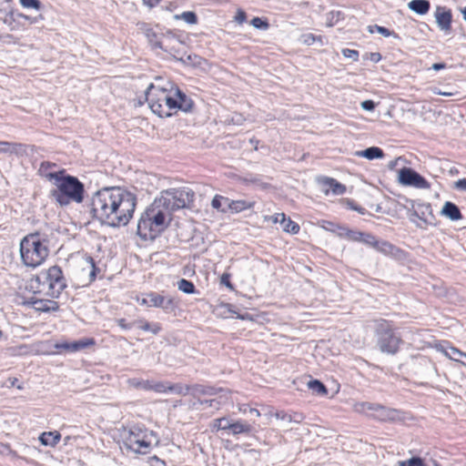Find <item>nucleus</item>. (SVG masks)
<instances>
[{
  "label": "nucleus",
  "mask_w": 466,
  "mask_h": 466,
  "mask_svg": "<svg viewBox=\"0 0 466 466\" xmlns=\"http://www.w3.org/2000/svg\"><path fill=\"white\" fill-rule=\"evenodd\" d=\"M358 412L366 413L380 420H390L395 419L396 410L384 406L370 402H360L355 405Z\"/></svg>",
  "instance_id": "10"
},
{
  "label": "nucleus",
  "mask_w": 466,
  "mask_h": 466,
  "mask_svg": "<svg viewBox=\"0 0 466 466\" xmlns=\"http://www.w3.org/2000/svg\"><path fill=\"white\" fill-rule=\"evenodd\" d=\"M157 199L171 215L174 210L183 208L192 202L194 199V192L186 187L170 188L162 191L160 197L157 198Z\"/></svg>",
  "instance_id": "8"
},
{
  "label": "nucleus",
  "mask_w": 466,
  "mask_h": 466,
  "mask_svg": "<svg viewBox=\"0 0 466 466\" xmlns=\"http://www.w3.org/2000/svg\"><path fill=\"white\" fill-rule=\"evenodd\" d=\"M249 413L254 414L257 417L260 416V412L257 409H254V408L249 409Z\"/></svg>",
  "instance_id": "63"
},
{
  "label": "nucleus",
  "mask_w": 466,
  "mask_h": 466,
  "mask_svg": "<svg viewBox=\"0 0 466 466\" xmlns=\"http://www.w3.org/2000/svg\"><path fill=\"white\" fill-rule=\"evenodd\" d=\"M378 241L379 240H377L373 235L363 233V232L361 233V238H360V242L365 243V244L371 246L372 248H375Z\"/></svg>",
  "instance_id": "41"
},
{
  "label": "nucleus",
  "mask_w": 466,
  "mask_h": 466,
  "mask_svg": "<svg viewBox=\"0 0 466 466\" xmlns=\"http://www.w3.org/2000/svg\"><path fill=\"white\" fill-rule=\"evenodd\" d=\"M280 224L283 230L287 233L297 234L299 231V226L289 218H287L285 214L281 215Z\"/></svg>",
  "instance_id": "24"
},
{
  "label": "nucleus",
  "mask_w": 466,
  "mask_h": 466,
  "mask_svg": "<svg viewBox=\"0 0 466 466\" xmlns=\"http://www.w3.org/2000/svg\"><path fill=\"white\" fill-rule=\"evenodd\" d=\"M229 278H230L229 274H228V273L222 274V276L220 278V283L222 285H225L226 287H228L229 289H233V285L231 284Z\"/></svg>",
  "instance_id": "48"
},
{
  "label": "nucleus",
  "mask_w": 466,
  "mask_h": 466,
  "mask_svg": "<svg viewBox=\"0 0 466 466\" xmlns=\"http://www.w3.org/2000/svg\"><path fill=\"white\" fill-rule=\"evenodd\" d=\"M251 426L244 420H237L233 423L229 422V430L233 435L240 433H249L251 431Z\"/></svg>",
  "instance_id": "21"
},
{
  "label": "nucleus",
  "mask_w": 466,
  "mask_h": 466,
  "mask_svg": "<svg viewBox=\"0 0 466 466\" xmlns=\"http://www.w3.org/2000/svg\"><path fill=\"white\" fill-rule=\"evenodd\" d=\"M177 289L186 294H194L196 292L195 285L185 279H181L177 282Z\"/></svg>",
  "instance_id": "31"
},
{
  "label": "nucleus",
  "mask_w": 466,
  "mask_h": 466,
  "mask_svg": "<svg viewBox=\"0 0 466 466\" xmlns=\"http://www.w3.org/2000/svg\"><path fill=\"white\" fill-rule=\"evenodd\" d=\"M377 345L381 352L387 354H395L399 350L401 339L397 336L391 325L382 320L379 323L376 329Z\"/></svg>",
  "instance_id": "9"
},
{
  "label": "nucleus",
  "mask_w": 466,
  "mask_h": 466,
  "mask_svg": "<svg viewBox=\"0 0 466 466\" xmlns=\"http://www.w3.org/2000/svg\"><path fill=\"white\" fill-rule=\"evenodd\" d=\"M255 205L254 201H248L244 199L239 200H229L228 203V208L232 211L238 213L246 209H249L253 208Z\"/></svg>",
  "instance_id": "19"
},
{
  "label": "nucleus",
  "mask_w": 466,
  "mask_h": 466,
  "mask_svg": "<svg viewBox=\"0 0 466 466\" xmlns=\"http://www.w3.org/2000/svg\"><path fill=\"white\" fill-rule=\"evenodd\" d=\"M12 450L10 449L9 445L7 444H5V443H0V453L1 454H5V455H7V454H10L12 453Z\"/></svg>",
  "instance_id": "54"
},
{
  "label": "nucleus",
  "mask_w": 466,
  "mask_h": 466,
  "mask_svg": "<svg viewBox=\"0 0 466 466\" xmlns=\"http://www.w3.org/2000/svg\"><path fill=\"white\" fill-rule=\"evenodd\" d=\"M138 302L141 305H145V306L150 307V305H149V293H147L146 295V298H143L141 300H138Z\"/></svg>",
  "instance_id": "61"
},
{
  "label": "nucleus",
  "mask_w": 466,
  "mask_h": 466,
  "mask_svg": "<svg viewBox=\"0 0 466 466\" xmlns=\"http://www.w3.org/2000/svg\"><path fill=\"white\" fill-rule=\"evenodd\" d=\"M146 36L153 48L163 49V44L157 35L151 29L147 30Z\"/></svg>",
  "instance_id": "34"
},
{
  "label": "nucleus",
  "mask_w": 466,
  "mask_h": 466,
  "mask_svg": "<svg viewBox=\"0 0 466 466\" xmlns=\"http://www.w3.org/2000/svg\"><path fill=\"white\" fill-rule=\"evenodd\" d=\"M86 262L88 264L89 270V282H92L95 280L96 276V268L95 266L94 259L91 257L87 258Z\"/></svg>",
  "instance_id": "44"
},
{
  "label": "nucleus",
  "mask_w": 466,
  "mask_h": 466,
  "mask_svg": "<svg viewBox=\"0 0 466 466\" xmlns=\"http://www.w3.org/2000/svg\"><path fill=\"white\" fill-rule=\"evenodd\" d=\"M117 324L120 328L124 329H131L132 325L129 324V323H127L126 319H119L117 320Z\"/></svg>",
  "instance_id": "56"
},
{
  "label": "nucleus",
  "mask_w": 466,
  "mask_h": 466,
  "mask_svg": "<svg viewBox=\"0 0 466 466\" xmlns=\"http://www.w3.org/2000/svg\"><path fill=\"white\" fill-rule=\"evenodd\" d=\"M138 328L145 331H151L153 334H157L161 330V326L158 323L150 324L146 320H138Z\"/></svg>",
  "instance_id": "28"
},
{
  "label": "nucleus",
  "mask_w": 466,
  "mask_h": 466,
  "mask_svg": "<svg viewBox=\"0 0 466 466\" xmlns=\"http://www.w3.org/2000/svg\"><path fill=\"white\" fill-rule=\"evenodd\" d=\"M273 416L276 419H279V420H286L288 422H291V415L286 413L285 411H277V412H275L273 414Z\"/></svg>",
  "instance_id": "47"
},
{
  "label": "nucleus",
  "mask_w": 466,
  "mask_h": 466,
  "mask_svg": "<svg viewBox=\"0 0 466 466\" xmlns=\"http://www.w3.org/2000/svg\"><path fill=\"white\" fill-rule=\"evenodd\" d=\"M381 59V56L380 53H371L370 60L374 63H378Z\"/></svg>",
  "instance_id": "59"
},
{
  "label": "nucleus",
  "mask_w": 466,
  "mask_h": 466,
  "mask_svg": "<svg viewBox=\"0 0 466 466\" xmlns=\"http://www.w3.org/2000/svg\"><path fill=\"white\" fill-rule=\"evenodd\" d=\"M47 241L38 232L26 235L20 241V257L23 264L28 268H37L48 257Z\"/></svg>",
  "instance_id": "5"
},
{
  "label": "nucleus",
  "mask_w": 466,
  "mask_h": 466,
  "mask_svg": "<svg viewBox=\"0 0 466 466\" xmlns=\"http://www.w3.org/2000/svg\"><path fill=\"white\" fill-rule=\"evenodd\" d=\"M192 389L194 390V393H199V394H203V395H214V394H217V392H218V390H215L214 388H205L200 385H196ZM218 391L223 392L225 390L223 389H219Z\"/></svg>",
  "instance_id": "38"
},
{
  "label": "nucleus",
  "mask_w": 466,
  "mask_h": 466,
  "mask_svg": "<svg viewBox=\"0 0 466 466\" xmlns=\"http://www.w3.org/2000/svg\"><path fill=\"white\" fill-rule=\"evenodd\" d=\"M188 390H189V387L188 386H184L180 383H177V384H172L170 382H168V389H167V391H171V392H174L177 395H187L188 393Z\"/></svg>",
  "instance_id": "36"
},
{
  "label": "nucleus",
  "mask_w": 466,
  "mask_h": 466,
  "mask_svg": "<svg viewBox=\"0 0 466 466\" xmlns=\"http://www.w3.org/2000/svg\"><path fill=\"white\" fill-rule=\"evenodd\" d=\"M398 180L403 186L420 189H428L431 187L430 183L423 177L410 167L400 169Z\"/></svg>",
  "instance_id": "11"
},
{
  "label": "nucleus",
  "mask_w": 466,
  "mask_h": 466,
  "mask_svg": "<svg viewBox=\"0 0 466 466\" xmlns=\"http://www.w3.org/2000/svg\"><path fill=\"white\" fill-rule=\"evenodd\" d=\"M168 389L167 381H154L151 380V385L149 390H153L158 393L167 392Z\"/></svg>",
  "instance_id": "37"
},
{
  "label": "nucleus",
  "mask_w": 466,
  "mask_h": 466,
  "mask_svg": "<svg viewBox=\"0 0 466 466\" xmlns=\"http://www.w3.org/2000/svg\"><path fill=\"white\" fill-rule=\"evenodd\" d=\"M307 385L309 389L318 395H325L327 393L326 386L318 380H310Z\"/></svg>",
  "instance_id": "27"
},
{
  "label": "nucleus",
  "mask_w": 466,
  "mask_h": 466,
  "mask_svg": "<svg viewBox=\"0 0 466 466\" xmlns=\"http://www.w3.org/2000/svg\"><path fill=\"white\" fill-rule=\"evenodd\" d=\"M375 249L385 255H391L396 248L387 241H378Z\"/></svg>",
  "instance_id": "35"
},
{
  "label": "nucleus",
  "mask_w": 466,
  "mask_h": 466,
  "mask_svg": "<svg viewBox=\"0 0 466 466\" xmlns=\"http://www.w3.org/2000/svg\"><path fill=\"white\" fill-rule=\"evenodd\" d=\"M351 208H353L354 210L358 211L360 214H364L365 209L361 207H351Z\"/></svg>",
  "instance_id": "64"
},
{
  "label": "nucleus",
  "mask_w": 466,
  "mask_h": 466,
  "mask_svg": "<svg viewBox=\"0 0 466 466\" xmlns=\"http://www.w3.org/2000/svg\"><path fill=\"white\" fill-rule=\"evenodd\" d=\"M0 154L23 156L26 154V146L21 143L0 141Z\"/></svg>",
  "instance_id": "14"
},
{
  "label": "nucleus",
  "mask_w": 466,
  "mask_h": 466,
  "mask_svg": "<svg viewBox=\"0 0 466 466\" xmlns=\"http://www.w3.org/2000/svg\"><path fill=\"white\" fill-rule=\"evenodd\" d=\"M303 37H304V43H306L308 45H310V44L314 43V41H315V36L312 34L305 35H303Z\"/></svg>",
  "instance_id": "57"
},
{
  "label": "nucleus",
  "mask_w": 466,
  "mask_h": 466,
  "mask_svg": "<svg viewBox=\"0 0 466 466\" xmlns=\"http://www.w3.org/2000/svg\"><path fill=\"white\" fill-rule=\"evenodd\" d=\"M428 0H412L408 4V7L418 15H425L430 9Z\"/></svg>",
  "instance_id": "20"
},
{
  "label": "nucleus",
  "mask_w": 466,
  "mask_h": 466,
  "mask_svg": "<svg viewBox=\"0 0 466 466\" xmlns=\"http://www.w3.org/2000/svg\"><path fill=\"white\" fill-rule=\"evenodd\" d=\"M156 439L152 431L134 426L124 435V444L127 449L147 454L149 452L152 441Z\"/></svg>",
  "instance_id": "7"
},
{
  "label": "nucleus",
  "mask_w": 466,
  "mask_h": 466,
  "mask_svg": "<svg viewBox=\"0 0 466 466\" xmlns=\"http://www.w3.org/2000/svg\"><path fill=\"white\" fill-rule=\"evenodd\" d=\"M455 188L466 191V178L459 179L455 182Z\"/></svg>",
  "instance_id": "52"
},
{
  "label": "nucleus",
  "mask_w": 466,
  "mask_h": 466,
  "mask_svg": "<svg viewBox=\"0 0 466 466\" xmlns=\"http://www.w3.org/2000/svg\"><path fill=\"white\" fill-rule=\"evenodd\" d=\"M361 108L366 111H372L375 108V103L372 100H365L361 102Z\"/></svg>",
  "instance_id": "49"
},
{
  "label": "nucleus",
  "mask_w": 466,
  "mask_h": 466,
  "mask_svg": "<svg viewBox=\"0 0 466 466\" xmlns=\"http://www.w3.org/2000/svg\"><path fill=\"white\" fill-rule=\"evenodd\" d=\"M250 25L258 29L266 30L268 28V23L265 20H262L260 17H254L250 21Z\"/></svg>",
  "instance_id": "43"
},
{
  "label": "nucleus",
  "mask_w": 466,
  "mask_h": 466,
  "mask_svg": "<svg viewBox=\"0 0 466 466\" xmlns=\"http://www.w3.org/2000/svg\"><path fill=\"white\" fill-rule=\"evenodd\" d=\"M61 435L58 432H43L39 440L45 446H55L60 441Z\"/></svg>",
  "instance_id": "22"
},
{
  "label": "nucleus",
  "mask_w": 466,
  "mask_h": 466,
  "mask_svg": "<svg viewBox=\"0 0 466 466\" xmlns=\"http://www.w3.org/2000/svg\"><path fill=\"white\" fill-rule=\"evenodd\" d=\"M127 384L130 387L135 388V389H143L146 390H149L150 385H151V380H144L133 378V379H129L127 380Z\"/></svg>",
  "instance_id": "33"
},
{
  "label": "nucleus",
  "mask_w": 466,
  "mask_h": 466,
  "mask_svg": "<svg viewBox=\"0 0 466 466\" xmlns=\"http://www.w3.org/2000/svg\"><path fill=\"white\" fill-rule=\"evenodd\" d=\"M174 18L176 20L182 19L187 24H189V25H196L198 23V16L192 11H186V12H183L182 14H180V15H175Z\"/></svg>",
  "instance_id": "30"
},
{
  "label": "nucleus",
  "mask_w": 466,
  "mask_h": 466,
  "mask_svg": "<svg viewBox=\"0 0 466 466\" xmlns=\"http://www.w3.org/2000/svg\"><path fill=\"white\" fill-rule=\"evenodd\" d=\"M142 1L146 5H147L149 7H153V6L157 5L160 0H142Z\"/></svg>",
  "instance_id": "60"
},
{
  "label": "nucleus",
  "mask_w": 466,
  "mask_h": 466,
  "mask_svg": "<svg viewBox=\"0 0 466 466\" xmlns=\"http://www.w3.org/2000/svg\"><path fill=\"white\" fill-rule=\"evenodd\" d=\"M22 6L40 10L42 4L39 0H19Z\"/></svg>",
  "instance_id": "42"
},
{
  "label": "nucleus",
  "mask_w": 466,
  "mask_h": 466,
  "mask_svg": "<svg viewBox=\"0 0 466 466\" xmlns=\"http://www.w3.org/2000/svg\"><path fill=\"white\" fill-rule=\"evenodd\" d=\"M198 402L200 404H205L208 407H213L215 406L214 403H216L217 405H220L223 401L221 400H198Z\"/></svg>",
  "instance_id": "53"
},
{
  "label": "nucleus",
  "mask_w": 466,
  "mask_h": 466,
  "mask_svg": "<svg viewBox=\"0 0 466 466\" xmlns=\"http://www.w3.org/2000/svg\"><path fill=\"white\" fill-rule=\"evenodd\" d=\"M222 202L228 206V198H223L221 196H215L211 201V206L213 208L224 211V208H222Z\"/></svg>",
  "instance_id": "40"
},
{
  "label": "nucleus",
  "mask_w": 466,
  "mask_h": 466,
  "mask_svg": "<svg viewBox=\"0 0 466 466\" xmlns=\"http://www.w3.org/2000/svg\"><path fill=\"white\" fill-rule=\"evenodd\" d=\"M342 54L345 57L351 58L354 61L359 59V52L357 50L345 48L342 49Z\"/></svg>",
  "instance_id": "45"
},
{
  "label": "nucleus",
  "mask_w": 466,
  "mask_h": 466,
  "mask_svg": "<svg viewBox=\"0 0 466 466\" xmlns=\"http://www.w3.org/2000/svg\"><path fill=\"white\" fill-rule=\"evenodd\" d=\"M33 308L39 311H56L59 308L58 303L49 299H35L31 301Z\"/></svg>",
  "instance_id": "18"
},
{
  "label": "nucleus",
  "mask_w": 466,
  "mask_h": 466,
  "mask_svg": "<svg viewBox=\"0 0 466 466\" xmlns=\"http://www.w3.org/2000/svg\"><path fill=\"white\" fill-rule=\"evenodd\" d=\"M436 23L441 30L449 31L451 24V13L445 7H437L435 12Z\"/></svg>",
  "instance_id": "15"
},
{
  "label": "nucleus",
  "mask_w": 466,
  "mask_h": 466,
  "mask_svg": "<svg viewBox=\"0 0 466 466\" xmlns=\"http://www.w3.org/2000/svg\"><path fill=\"white\" fill-rule=\"evenodd\" d=\"M136 206V196L119 187H104L91 198L93 217L101 224L112 228L127 225Z\"/></svg>",
  "instance_id": "1"
},
{
  "label": "nucleus",
  "mask_w": 466,
  "mask_h": 466,
  "mask_svg": "<svg viewBox=\"0 0 466 466\" xmlns=\"http://www.w3.org/2000/svg\"><path fill=\"white\" fill-rule=\"evenodd\" d=\"M441 350L444 353L446 357L455 361H460L461 357L466 359V353L454 347H449L446 349L441 347Z\"/></svg>",
  "instance_id": "25"
},
{
  "label": "nucleus",
  "mask_w": 466,
  "mask_h": 466,
  "mask_svg": "<svg viewBox=\"0 0 466 466\" xmlns=\"http://www.w3.org/2000/svg\"><path fill=\"white\" fill-rule=\"evenodd\" d=\"M93 343H94L93 339H81V340L73 341V342L61 343V344L56 345V348L62 349V350H65L67 351H71V352H76V351H78L80 350L86 348L87 346H89Z\"/></svg>",
  "instance_id": "17"
},
{
  "label": "nucleus",
  "mask_w": 466,
  "mask_h": 466,
  "mask_svg": "<svg viewBox=\"0 0 466 466\" xmlns=\"http://www.w3.org/2000/svg\"><path fill=\"white\" fill-rule=\"evenodd\" d=\"M433 93L437 94V95L444 96H451L454 95V93H452V92H442L437 88L433 89Z\"/></svg>",
  "instance_id": "58"
},
{
  "label": "nucleus",
  "mask_w": 466,
  "mask_h": 466,
  "mask_svg": "<svg viewBox=\"0 0 466 466\" xmlns=\"http://www.w3.org/2000/svg\"><path fill=\"white\" fill-rule=\"evenodd\" d=\"M145 96L152 112L160 117L172 116V111L189 112L194 105L191 98L178 88H173L172 85L168 89L167 86L150 84Z\"/></svg>",
  "instance_id": "2"
},
{
  "label": "nucleus",
  "mask_w": 466,
  "mask_h": 466,
  "mask_svg": "<svg viewBox=\"0 0 466 466\" xmlns=\"http://www.w3.org/2000/svg\"><path fill=\"white\" fill-rule=\"evenodd\" d=\"M46 177L56 186V188L50 191V196L60 206H67L72 201L76 203L83 201L84 185L77 177L66 175L65 170L48 173Z\"/></svg>",
  "instance_id": "4"
},
{
  "label": "nucleus",
  "mask_w": 466,
  "mask_h": 466,
  "mask_svg": "<svg viewBox=\"0 0 466 466\" xmlns=\"http://www.w3.org/2000/svg\"><path fill=\"white\" fill-rule=\"evenodd\" d=\"M344 227L345 226H342L339 224H334L330 221H327V220L322 221V228L325 230L335 234L339 238H341Z\"/></svg>",
  "instance_id": "26"
},
{
  "label": "nucleus",
  "mask_w": 466,
  "mask_h": 466,
  "mask_svg": "<svg viewBox=\"0 0 466 466\" xmlns=\"http://www.w3.org/2000/svg\"><path fill=\"white\" fill-rule=\"evenodd\" d=\"M247 19L246 13L242 9H238L234 21L238 24H243Z\"/></svg>",
  "instance_id": "46"
},
{
  "label": "nucleus",
  "mask_w": 466,
  "mask_h": 466,
  "mask_svg": "<svg viewBox=\"0 0 466 466\" xmlns=\"http://www.w3.org/2000/svg\"><path fill=\"white\" fill-rule=\"evenodd\" d=\"M361 233L360 231L352 230L348 228L347 227H344L342 236L340 238H345L350 241H356L360 242L361 238Z\"/></svg>",
  "instance_id": "32"
},
{
  "label": "nucleus",
  "mask_w": 466,
  "mask_h": 466,
  "mask_svg": "<svg viewBox=\"0 0 466 466\" xmlns=\"http://www.w3.org/2000/svg\"><path fill=\"white\" fill-rule=\"evenodd\" d=\"M283 213H280V214H276L274 216H266L264 218V220L265 221H271L272 223L274 224H277V223H280V219H281V215Z\"/></svg>",
  "instance_id": "51"
},
{
  "label": "nucleus",
  "mask_w": 466,
  "mask_h": 466,
  "mask_svg": "<svg viewBox=\"0 0 466 466\" xmlns=\"http://www.w3.org/2000/svg\"><path fill=\"white\" fill-rule=\"evenodd\" d=\"M35 293H46L52 298H58L64 289L66 287V279L62 269L58 266L50 267L47 270L42 271L30 281L31 288H35Z\"/></svg>",
  "instance_id": "6"
},
{
  "label": "nucleus",
  "mask_w": 466,
  "mask_h": 466,
  "mask_svg": "<svg viewBox=\"0 0 466 466\" xmlns=\"http://www.w3.org/2000/svg\"><path fill=\"white\" fill-rule=\"evenodd\" d=\"M150 307L160 308L166 312H172L176 309L177 303L169 295H162L157 292H149Z\"/></svg>",
  "instance_id": "12"
},
{
  "label": "nucleus",
  "mask_w": 466,
  "mask_h": 466,
  "mask_svg": "<svg viewBox=\"0 0 466 466\" xmlns=\"http://www.w3.org/2000/svg\"><path fill=\"white\" fill-rule=\"evenodd\" d=\"M374 28L375 30L382 35L383 36L385 37H388V36H390L392 35V32H390L388 28L386 27H383V26H380V25H374Z\"/></svg>",
  "instance_id": "50"
},
{
  "label": "nucleus",
  "mask_w": 466,
  "mask_h": 466,
  "mask_svg": "<svg viewBox=\"0 0 466 466\" xmlns=\"http://www.w3.org/2000/svg\"><path fill=\"white\" fill-rule=\"evenodd\" d=\"M170 220L169 211L156 198L141 214L137 233L144 240H153L165 230Z\"/></svg>",
  "instance_id": "3"
},
{
  "label": "nucleus",
  "mask_w": 466,
  "mask_h": 466,
  "mask_svg": "<svg viewBox=\"0 0 466 466\" xmlns=\"http://www.w3.org/2000/svg\"><path fill=\"white\" fill-rule=\"evenodd\" d=\"M318 181L323 187V191L326 195L329 194V190L334 195H342L346 191V187L332 177H322Z\"/></svg>",
  "instance_id": "13"
},
{
  "label": "nucleus",
  "mask_w": 466,
  "mask_h": 466,
  "mask_svg": "<svg viewBox=\"0 0 466 466\" xmlns=\"http://www.w3.org/2000/svg\"><path fill=\"white\" fill-rule=\"evenodd\" d=\"M360 157H366L368 159L381 158L384 156L382 149L377 147H370L365 150L357 152Z\"/></svg>",
  "instance_id": "23"
},
{
  "label": "nucleus",
  "mask_w": 466,
  "mask_h": 466,
  "mask_svg": "<svg viewBox=\"0 0 466 466\" xmlns=\"http://www.w3.org/2000/svg\"><path fill=\"white\" fill-rule=\"evenodd\" d=\"M304 420V416L301 413H294L291 415V422L300 423Z\"/></svg>",
  "instance_id": "55"
},
{
  "label": "nucleus",
  "mask_w": 466,
  "mask_h": 466,
  "mask_svg": "<svg viewBox=\"0 0 466 466\" xmlns=\"http://www.w3.org/2000/svg\"><path fill=\"white\" fill-rule=\"evenodd\" d=\"M212 431L229 430V420L228 418L215 419L211 423Z\"/></svg>",
  "instance_id": "29"
},
{
  "label": "nucleus",
  "mask_w": 466,
  "mask_h": 466,
  "mask_svg": "<svg viewBox=\"0 0 466 466\" xmlns=\"http://www.w3.org/2000/svg\"><path fill=\"white\" fill-rule=\"evenodd\" d=\"M441 215L450 218L452 221H457L462 218L460 208L452 202L446 201L441 210Z\"/></svg>",
  "instance_id": "16"
},
{
  "label": "nucleus",
  "mask_w": 466,
  "mask_h": 466,
  "mask_svg": "<svg viewBox=\"0 0 466 466\" xmlns=\"http://www.w3.org/2000/svg\"><path fill=\"white\" fill-rule=\"evenodd\" d=\"M398 466H426L420 457H412L406 461H400Z\"/></svg>",
  "instance_id": "39"
},
{
  "label": "nucleus",
  "mask_w": 466,
  "mask_h": 466,
  "mask_svg": "<svg viewBox=\"0 0 466 466\" xmlns=\"http://www.w3.org/2000/svg\"><path fill=\"white\" fill-rule=\"evenodd\" d=\"M445 66H446L445 64L435 63L432 65L431 68L435 71H438V70L443 69Z\"/></svg>",
  "instance_id": "62"
}]
</instances>
